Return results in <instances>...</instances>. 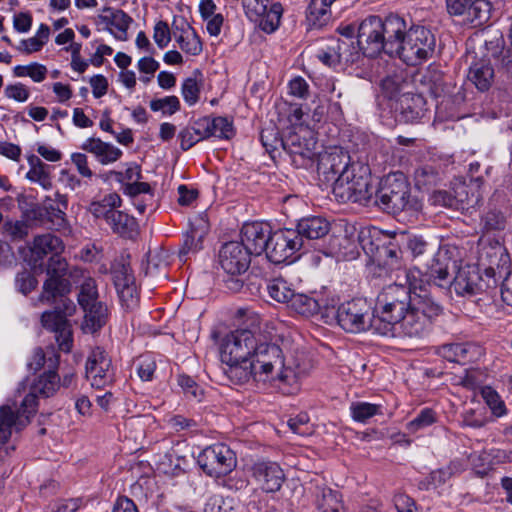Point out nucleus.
<instances>
[{"label":"nucleus","mask_w":512,"mask_h":512,"mask_svg":"<svg viewBox=\"0 0 512 512\" xmlns=\"http://www.w3.org/2000/svg\"><path fill=\"white\" fill-rule=\"evenodd\" d=\"M282 14V4L280 2H273L265 13L259 15L257 20L259 28L267 34L275 32L280 26Z\"/></svg>","instance_id":"48"},{"label":"nucleus","mask_w":512,"mask_h":512,"mask_svg":"<svg viewBox=\"0 0 512 512\" xmlns=\"http://www.w3.org/2000/svg\"><path fill=\"white\" fill-rule=\"evenodd\" d=\"M353 163L347 151L341 147H334L320 156L317 171L322 180L333 187L344 172L352 169Z\"/></svg>","instance_id":"16"},{"label":"nucleus","mask_w":512,"mask_h":512,"mask_svg":"<svg viewBox=\"0 0 512 512\" xmlns=\"http://www.w3.org/2000/svg\"><path fill=\"white\" fill-rule=\"evenodd\" d=\"M481 396L494 416L501 417L506 414L505 403L493 388L490 386L483 387Z\"/></svg>","instance_id":"62"},{"label":"nucleus","mask_w":512,"mask_h":512,"mask_svg":"<svg viewBox=\"0 0 512 512\" xmlns=\"http://www.w3.org/2000/svg\"><path fill=\"white\" fill-rule=\"evenodd\" d=\"M197 463L210 477H222L233 471L237 459L235 453L225 444L218 443L203 449Z\"/></svg>","instance_id":"13"},{"label":"nucleus","mask_w":512,"mask_h":512,"mask_svg":"<svg viewBox=\"0 0 512 512\" xmlns=\"http://www.w3.org/2000/svg\"><path fill=\"white\" fill-rule=\"evenodd\" d=\"M29 171L26 178L31 182L38 183L43 189L52 188L51 166L45 164L38 156L31 154L27 156Z\"/></svg>","instance_id":"42"},{"label":"nucleus","mask_w":512,"mask_h":512,"mask_svg":"<svg viewBox=\"0 0 512 512\" xmlns=\"http://www.w3.org/2000/svg\"><path fill=\"white\" fill-rule=\"evenodd\" d=\"M111 274L120 301L127 308H132L138 302V291L135 277L129 263L117 261L112 264Z\"/></svg>","instance_id":"18"},{"label":"nucleus","mask_w":512,"mask_h":512,"mask_svg":"<svg viewBox=\"0 0 512 512\" xmlns=\"http://www.w3.org/2000/svg\"><path fill=\"white\" fill-rule=\"evenodd\" d=\"M372 203L383 212L394 216L402 212L417 214L423 207L422 201L412 195L408 178L399 171L389 173L380 180Z\"/></svg>","instance_id":"1"},{"label":"nucleus","mask_w":512,"mask_h":512,"mask_svg":"<svg viewBox=\"0 0 512 512\" xmlns=\"http://www.w3.org/2000/svg\"><path fill=\"white\" fill-rule=\"evenodd\" d=\"M85 375L91 386L103 389L116 380V369L109 354L101 347L91 350L85 364Z\"/></svg>","instance_id":"15"},{"label":"nucleus","mask_w":512,"mask_h":512,"mask_svg":"<svg viewBox=\"0 0 512 512\" xmlns=\"http://www.w3.org/2000/svg\"><path fill=\"white\" fill-rule=\"evenodd\" d=\"M471 346L468 343L443 344L437 349V354L449 362L465 363Z\"/></svg>","instance_id":"50"},{"label":"nucleus","mask_w":512,"mask_h":512,"mask_svg":"<svg viewBox=\"0 0 512 512\" xmlns=\"http://www.w3.org/2000/svg\"><path fill=\"white\" fill-rule=\"evenodd\" d=\"M409 308L432 322L442 313L441 305L422 287L419 288V293L415 290L412 293L409 291Z\"/></svg>","instance_id":"31"},{"label":"nucleus","mask_w":512,"mask_h":512,"mask_svg":"<svg viewBox=\"0 0 512 512\" xmlns=\"http://www.w3.org/2000/svg\"><path fill=\"white\" fill-rule=\"evenodd\" d=\"M432 325L433 322L428 318L408 308L398 330L405 336L422 338L431 331Z\"/></svg>","instance_id":"35"},{"label":"nucleus","mask_w":512,"mask_h":512,"mask_svg":"<svg viewBox=\"0 0 512 512\" xmlns=\"http://www.w3.org/2000/svg\"><path fill=\"white\" fill-rule=\"evenodd\" d=\"M98 23L105 24L106 29L118 40H127V31L133 19L123 10L105 6L98 15Z\"/></svg>","instance_id":"27"},{"label":"nucleus","mask_w":512,"mask_h":512,"mask_svg":"<svg viewBox=\"0 0 512 512\" xmlns=\"http://www.w3.org/2000/svg\"><path fill=\"white\" fill-rule=\"evenodd\" d=\"M201 77L202 73L200 72V70L196 69L193 72V76L187 77L182 82L181 94L184 101L189 106L195 105L199 100L202 86Z\"/></svg>","instance_id":"49"},{"label":"nucleus","mask_w":512,"mask_h":512,"mask_svg":"<svg viewBox=\"0 0 512 512\" xmlns=\"http://www.w3.org/2000/svg\"><path fill=\"white\" fill-rule=\"evenodd\" d=\"M507 222L506 214L496 207L489 208L481 218L482 227L486 232L503 231Z\"/></svg>","instance_id":"56"},{"label":"nucleus","mask_w":512,"mask_h":512,"mask_svg":"<svg viewBox=\"0 0 512 512\" xmlns=\"http://www.w3.org/2000/svg\"><path fill=\"white\" fill-rule=\"evenodd\" d=\"M446 7L450 15L463 16L474 26L485 24L492 15V4L488 0H446Z\"/></svg>","instance_id":"17"},{"label":"nucleus","mask_w":512,"mask_h":512,"mask_svg":"<svg viewBox=\"0 0 512 512\" xmlns=\"http://www.w3.org/2000/svg\"><path fill=\"white\" fill-rule=\"evenodd\" d=\"M350 412L354 421L365 423L373 416L382 414V406L368 402H355L351 404Z\"/></svg>","instance_id":"59"},{"label":"nucleus","mask_w":512,"mask_h":512,"mask_svg":"<svg viewBox=\"0 0 512 512\" xmlns=\"http://www.w3.org/2000/svg\"><path fill=\"white\" fill-rule=\"evenodd\" d=\"M484 46L486 54L483 58L489 59L490 62L493 60L494 65H496L499 58H501L506 51L503 34L498 30L487 34L484 40Z\"/></svg>","instance_id":"51"},{"label":"nucleus","mask_w":512,"mask_h":512,"mask_svg":"<svg viewBox=\"0 0 512 512\" xmlns=\"http://www.w3.org/2000/svg\"><path fill=\"white\" fill-rule=\"evenodd\" d=\"M48 70L45 65L32 62L28 65H17L13 68L15 77H30L34 82L40 83L46 79Z\"/></svg>","instance_id":"61"},{"label":"nucleus","mask_w":512,"mask_h":512,"mask_svg":"<svg viewBox=\"0 0 512 512\" xmlns=\"http://www.w3.org/2000/svg\"><path fill=\"white\" fill-rule=\"evenodd\" d=\"M330 230V223L321 216H309L298 221L296 229L299 241L304 246V239L314 240L323 238Z\"/></svg>","instance_id":"30"},{"label":"nucleus","mask_w":512,"mask_h":512,"mask_svg":"<svg viewBox=\"0 0 512 512\" xmlns=\"http://www.w3.org/2000/svg\"><path fill=\"white\" fill-rule=\"evenodd\" d=\"M260 140L263 147L270 155L279 148L284 150L285 138L280 137L279 130L274 125H269L261 130Z\"/></svg>","instance_id":"58"},{"label":"nucleus","mask_w":512,"mask_h":512,"mask_svg":"<svg viewBox=\"0 0 512 512\" xmlns=\"http://www.w3.org/2000/svg\"><path fill=\"white\" fill-rule=\"evenodd\" d=\"M316 142L313 138L307 139L296 132H291L285 137L284 151H286L297 167L306 166L315 155Z\"/></svg>","instance_id":"23"},{"label":"nucleus","mask_w":512,"mask_h":512,"mask_svg":"<svg viewBox=\"0 0 512 512\" xmlns=\"http://www.w3.org/2000/svg\"><path fill=\"white\" fill-rule=\"evenodd\" d=\"M77 301L80 308L101 302L99 300L98 286L94 278L87 277L80 284Z\"/></svg>","instance_id":"55"},{"label":"nucleus","mask_w":512,"mask_h":512,"mask_svg":"<svg viewBox=\"0 0 512 512\" xmlns=\"http://www.w3.org/2000/svg\"><path fill=\"white\" fill-rule=\"evenodd\" d=\"M436 47L434 34L426 27L412 26L403 31L388 44L389 56L398 57L410 66L419 65L430 59Z\"/></svg>","instance_id":"6"},{"label":"nucleus","mask_w":512,"mask_h":512,"mask_svg":"<svg viewBox=\"0 0 512 512\" xmlns=\"http://www.w3.org/2000/svg\"><path fill=\"white\" fill-rule=\"evenodd\" d=\"M467 77L479 91L489 90L495 77L494 68L490 60L481 58L473 62L469 67Z\"/></svg>","instance_id":"37"},{"label":"nucleus","mask_w":512,"mask_h":512,"mask_svg":"<svg viewBox=\"0 0 512 512\" xmlns=\"http://www.w3.org/2000/svg\"><path fill=\"white\" fill-rule=\"evenodd\" d=\"M256 369V381L288 382L292 370L285 365V356L270 335L258 332V341L251 359Z\"/></svg>","instance_id":"4"},{"label":"nucleus","mask_w":512,"mask_h":512,"mask_svg":"<svg viewBox=\"0 0 512 512\" xmlns=\"http://www.w3.org/2000/svg\"><path fill=\"white\" fill-rule=\"evenodd\" d=\"M210 229L206 214H199L189 221V229L183 235L179 258L186 261L189 254H195L203 248V239Z\"/></svg>","instance_id":"21"},{"label":"nucleus","mask_w":512,"mask_h":512,"mask_svg":"<svg viewBox=\"0 0 512 512\" xmlns=\"http://www.w3.org/2000/svg\"><path fill=\"white\" fill-rule=\"evenodd\" d=\"M409 308V289L402 285H389L377 297L373 308L374 334L395 337Z\"/></svg>","instance_id":"3"},{"label":"nucleus","mask_w":512,"mask_h":512,"mask_svg":"<svg viewBox=\"0 0 512 512\" xmlns=\"http://www.w3.org/2000/svg\"><path fill=\"white\" fill-rule=\"evenodd\" d=\"M438 421L437 412L429 407H425L419 411L414 419L409 421L406 428L409 433L415 434L418 431L424 430Z\"/></svg>","instance_id":"57"},{"label":"nucleus","mask_w":512,"mask_h":512,"mask_svg":"<svg viewBox=\"0 0 512 512\" xmlns=\"http://www.w3.org/2000/svg\"><path fill=\"white\" fill-rule=\"evenodd\" d=\"M258 341V332L250 329H236L228 333L220 344L222 363L251 361L254 347Z\"/></svg>","instance_id":"10"},{"label":"nucleus","mask_w":512,"mask_h":512,"mask_svg":"<svg viewBox=\"0 0 512 512\" xmlns=\"http://www.w3.org/2000/svg\"><path fill=\"white\" fill-rule=\"evenodd\" d=\"M450 269L453 271L456 269V262L451 260L446 254L438 253L428 266L427 276L437 287H450L453 279Z\"/></svg>","instance_id":"29"},{"label":"nucleus","mask_w":512,"mask_h":512,"mask_svg":"<svg viewBox=\"0 0 512 512\" xmlns=\"http://www.w3.org/2000/svg\"><path fill=\"white\" fill-rule=\"evenodd\" d=\"M37 411L36 397L34 394H27L16 410L9 405L0 406V443L9 441L13 431L19 432L29 422Z\"/></svg>","instance_id":"11"},{"label":"nucleus","mask_w":512,"mask_h":512,"mask_svg":"<svg viewBox=\"0 0 512 512\" xmlns=\"http://www.w3.org/2000/svg\"><path fill=\"white\" fill-rule=\"evenodd\" d=\"M335 319L347 333L371 331L374 334L373 308L365 298H353L339 304L335 310Z\"/></svg>","instance_id":"8"},{"label":"nucleus","mask_w":512,"mask_h":512,"mask_svg":"<svg viewBox=\"0 0 512 512\" xmlns=\"http://www.w3.org/2000/svg\"><path fill=\"white\" fill-rule=\"evenodd\" d=\"M391 107L396 120L403 123L419 122L428 112L422 94L403 93L394 100Z\"/></svg>","instance_id":"19"},{"label":"nucleus","mask_w":512,"mask_h":512,"mask_svg":"<svg viewBox=\"0 0 512 512\" xmlns=\"http://www.w3.org/2000/svg\"><path fill=\"white\" fill-rule=\"evenodd\" d=\"M313 495L314 505L319 512H344L340 492L326 486H316Z\"/></svg>","instance_id":"38"},{"label":"nucleus","mask_w":512,"mask_h":512,"mask_svg":"<svg viewBox=\"0 0 512 512\" xmlns=\"http://www.w3.org/2000/svg\"><path fill=\"white\" fill-rule=\"evenodd\" d=\"M172 30L175 40L183 52L192 56L201 54L202 41L195 29L185 19H181L179 23L174 19Z\"/></svg>","instance_id":"28"},{"label":"nucleus","mask_w":512,"mask_h":512,"mask_svg":"<svg viewBox=\"0 0 512 512\" xmlns=\"http://www.w3.org/2000/svg\"><path fill=\"white\" fill-rule=\"evenodd\" d=\"M481 259L486 260L490 270L507 271L510 267V256L506 247L498 240L483 247Z\"/></svg>","instance_id":"39"},{"label":"nucleus","mask_w":512,"mask_h":512,"mask_svg":"<svg viewBox=\"0 0 512 512\" xmlns=\"http://www.w3.org/2000/svg\"><path fill=\"white\" fill-rule=\"evenodd\" d=\"M209 132L208 117L192 120L187 127L179 132L181 149L187 151L199 141L209 138Z\"/></svg>","instance_id":"34"},{"label":"nucleus","mask_w":512,"mask_h":512,"mask_svg":"<svg viewBox=\"0 0 512 512\" xmlns=\"http://www.w3.org/2000/svg\"><path fill=\"white\" fill-rule=\"evenodd\" d=\"M420 82L426 87V91L434 97L440 96L443 92V75L435 66H428L426 71L422 74Z\"/></svg>","instance_id":"53"},{"label":"nucleus","mask_w":512,"mask_h":512,"mask_svg":"<svg viewBox=\"0 0 512 512\" xmlns=\"http://www.w3.org/2000/svg\"><path fill=\"white\" fill-rule=\"evenodd\" d=\"M107 225L115 234L129 239L133 238L138 231V223L136 219L119 209L112 215V218Z\"/></svg>","instance_id":"44"},{"label":"nucleus","mask_w":512,"mask_h":512,"mask_svg":"<svg viewBox=\"0 0 512 512\" xmlns=\"http://www.w3.org/2000/svg\"><path fill=\"white\" fill-rule=\"evenodd\" d=\"M180 108V101L178 97L174 95L150 101V109L154 112L161 111L163 115H173L178 112Z\"/></svg>","instance_id":"63"},{"label":"nucleus","mask_w":512,"mask_h":512,"mask_svg":"<svg viewBox=\"0 0 512 512\" xmlns=\"http://www.w3.org/2000/svg\"><path fill=\"white\" fill-rule=\"evenodd\" d=\"M223 368L226 377L236 385H243L254 379L256 381V369L251 361H239L237 363H224Z\"/></svg>","instance_id":"43"},{"label":"nucleus","mask_w":512,"mask_h":512,"mask_svg":"<svg viewBox=\"0 0 512 512\" xmlns=\"http://www.w3.org/2000/svg\"><path fill=\"white\" fill-rule=\"evenodd\" d=\"M413 177L416 188L424 191H430L440 180L439 171L428 164L417 167Z\"/></svg>","instance_id":"47"},{"label":"nucleus","mask_w":512,"mask_h":512,"mask_svg":"<svg viewBox=\"0 0 512 512\" xmlns=\"http://www.w3.org/2000/svg\"><path fill=\"white\" fill-rule=\"evenodd\" d=\"M84 313L82 329L86 333L100 331L108 322L109 310L105 302H97L81 308Z\"/></svg>","instance_id":"36"},{"label":"nucleus","mask_w":512,"mask_h":512,"mask_svg":"<svg viewBox=\"0 0 512 512\" xmlns=\"http://www.w3.org/2000/svg\"><path fill=\"white\" fill-rule=\"evenodd\" d=\"M59 361V354L55 349H52L51 356L48 357V370L41 374L33 383L29 394H34L36 398L37 395H41L43 397H50L54 395L60 387V377L57 373ZM36 404L38 405L37 400Z\"/></svg>","instance_id":"24"},{"label":"nucleus","mask_w":512,"mask_h":512,"mask_svg":"<svg viewBox=\"0 0 512 512\" xmlns=\"http://www.w3.org/2000/svg\"><path fill=\"white\" fill-rule=\"evenodd\" d=\"M252 477L264 493L279 491L285 480L282 468L276 462L259 461L251 467Z\"/></svg>","instance_id":"20"},{"label":"nucleus","mask_w":512,"mask_h":512,"mask_svg":"<svg viewBox=\"0 0 512 512\" xmlns=\"http://www.w3.org/2000/svg\"><path fill=\"white\" fill-rule=\"evenodd\" d=\"M334 48L339 55V62L344 64H353L360 59L362 49L354 41L336 39L332 41Z\"/></svg>","instance_id":"52"},{"label":"nucleus","mask_w":512,"mask_h":512,"mask_svg":"<svg viewBox=\"0 0 512 512\" xmlns=\"http://www.w3.org/2000/svg\"><path fill=\"white\" fill-rule=\"evenodd\" d=\"M289 306L298 314L309 317L317 314L323 304L310 295L294 292Z\"/></svg>","instance_id":"46"},{"label":"nucleus","mask_w":512,"mask_h":512,"mask_svg":"<svg viewBox=\"0 0 512 512\" xmlns=\"http://www.w3.org/2000/svg\"><path fill=\"white\" fill-rule=\"evenodd\" d=\"M371 172L368 165L353 163L350 171L340 176L338 183L332 188L335 199L340 203H358L369 206L373 202L375 189L371 183Z\"/></svg>","instance_id":"7"},{"label":"nucleus","mask_w":512,"mask_h":512,"mask_svg":"<svg viewBox=\"0 0 512 512\" xmlns=\"http://www.w3.org/2000/svg\"><path fill=\"white\" fill-rule=\"evenodd\" d=\"M68 263L61 256L56 254L50 256L46 268L47 279L43 283V290L40 300L52 303L57 298L65 297L71 290L70 281L66 278Z\"/></svg>","instance_id":"12"},{"label":"nucleus","mask_w":512,"mask_h":512,"mask_svg":"<svg viewBox=\"0 0 512 512\" xmlns=\"http://www.w3.org/2000/svg\"><path fill=\"white\" fill-rule=\"evenodd\" d=\"M272 231L262 222L245 223L241 229L240 243L245 245L250 255H261L266 251Z\"/></svg>","instance_id":"22"},{"label":"nucleus","mask_w":512,"mask_h":512,"mask_svg":"<svg viewBox=\"0 0 512 512\" xmlns=\"http://www.w3.org/2000/svg\"><path fill=\"white\" fill-rule=\"evenodd\" d=\"M405 29V21L397 15H389L385 20L371 15L357 26V43L366 57L374 58L381 52L389 55L388 44Z\"/></svg>","instance_id":"2"},{"label":"nucleus","mask_w":512,"mask_h":512,"mask_svg":"<svg viewBox=\"0 0 512 512\" xmlns=\"http://www.w3.org/2000/svg\"><path fill=\"white\" fill-rule=\"evenodd\" d=\"M450 288L462 297H472L482 290L481 276L472 266L460 267L453 277Z\"/></svg>","instance_id":"26"},{"label":"nucleus","mask_w":512,"mask_h":512,"mask_svg":"<svg viewBox=\"0 0 512 512\" xmlns=\"http://www.w3.org/2000/svg\"><path fill=\"white\" fill-rule=\"evenodd\" d=\"M81 149L93 154L102 165L116 162L123 154L118 147L94 137L86 139Z\"/></svg>","instance_id":"33"},{"label":"nucleus","mask_w":512,"mask_h":512,"mask_svg":"<svg viewBox=\"0 0 512 512\" xmlns=\"http://www.w3.org/2000/svg\"><path fill=\"white\" fill-rule=\"evenodd\" d=\"M209 124V138L217 137L220 139H230L234 136L233 123L226 117L218 116L210 119Z\"/></svg>","instance_id":"60"},{"label":"nucleus","mask_w":512,"mask_h":512,"mask_svg":"<svg viewBox=\"0 0 512 512\" xmlns=\"http://www.w3.org/2000/svg\"><path fill=\"white\" fill-rule=\"evenodd\" d=\"M218 262L223 271L228 275L225 279L226 287L238 292L243 287V281L239 278L245 273L251 263V255L245 245L238 241L224 243L218 252Z\"/></svg>","instance_id":"9"},{"label":"nucleus","mask_w":512,"mask_h":512,"mask_svg":"<svg viewBox=\"0 0 512 512\" xmlns=\"http://www.w3.org/2000/svg\"><path fill=\"white\" fill-rule=\"evenodd\" d=\"M331 19L330 8L320 0H310L306 9V22L309 29H320Z\"/></svg>","instance_id":"45"},{"label":"nucleus","mask_w":512,"mask_h":512,"mask_svg":"<svg viewBox=\"0 0 512 512\" xmlns=\"http://www.w3.org/2000/svg\"><path fill=\"white\" fill-rule=\"evenodd\" d=\"M63 302V309H55L51 311H45L41 315V323L44 328L55 332L68 324L67 316H71L75 311L74 303L65 298H61Z\"/></svg>","instance_id":"40"},{"label":"nucleus","mask_w":512,"mask_h":512,"mask_svg":"<svg viewBox=\"0 0 512 512\" xmlns=\"http://www.w3.org/2000/svg\"><path fill=\"white\" fill-rule=\"evenodd\" d=\"M156 368V359L152 354H144L137 359L136 372L142 381H152Z\"/></svg>","instance_id":"64"},{"label":"nucleus","mask_w":512,"mask_h":512,"mask_svg":"<svg viewBox=\"0 0 512 512\" xmlns=\"http://www.w3.org/2000/svg\"><path fill=\"white\" fill-rule=\"evenodd\" d=\"M56 200L51 198L46 199V211L44 226L54 230L66 229L68 222L66 219L65 210L67 209V198L65 195L56 193Z\"/></svg>","instance_id":"32"},{"label":"nucleus","mask_w":512,"mask_h":512,"mask_svg":"<svg viewBox=\"0 0 512 512\" xmlns=\"http://www.w3.org/2000/svg\"><path fill=\"white\" fill-rule=\"evenodd\" d=\"M267 291L269 296L277 302L289 304L294 290L290 284L283 278H274L267 284Z\"/></svg>","instance_id":"54"},{"label":"nucleus","mask_w":512,"mask_h":512,"mask_svg":"<svg viewBox=\"0 0 512 512\" xmlns=\"http://www.w3.org/2000/svg\"><path fill=\"white\" fill-rule=\"evenodd\" d=\"M358 239L365 254L387 274L401 270L404 267L403 252L399 240L395 236H390L377 228H372L362 230Z\"/></svg>","instance_id":"5"},{"label":"nucleus","mask_w":512,"mask_h":512,"mask_svg":"<svg viewBox=\"0 0 512 512\" xmlns=\"http://www.w3.org/2000/svg\"><path fill=\"white\" fill-rule=\"evenodd\" d=\"M64 249L65 245L60 237L51 233L38 235L34 238L30 248V264L33 268L41 267L42 261L46 256L62 254Z\"/></svg>","instance_id":"25"},{"label":"nucleus","mask_w":512,"mask_h":512,"mask_svg":"<svg viewBox=\"0 0 512 512\" xmlns=\"http://www.w3.org/2000/svg\"><path fill=\"white\" fill-rule=\"evenodd\" d=\"M122 205V199L116 192L104 195L100 200L93 201L88 207V211L97 219H104L108 224Z\"/></svg>","instance_id":"41"},{"label":"nucleus","mask_w":512,"mask_h":512,"mask_svg":"<svg viewBox=\"0 0 512 512\" xmlns=\"http://www.w3.org/2000/svg\"><path fill=\"white\" fill-rule=\"evenodd\" d=\"M302 248L298 234L293 229L284 228L272 232L265 253L274 264L292 263Z\"/></svg>","instance_id":"14"}]
</instances>
